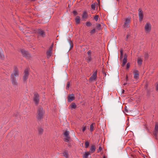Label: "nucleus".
<instances>
[{"label":"nucleus","mask_w":158,"mask_h":158,"mask_svg":"<svg viewBox=\"0 0 158 158\" xmlns=\"http://www.w3.org/2000/svg\"><path fill=\"white\" fill-rule=\"evenodd\" d=\"M127 57L126 56H125L124 57V58L123 60V63L122 64V66H124L127 63Z\"/></svg>","instance_id":"21"},{"label":"nucleus","mask_w":158,"mask_h":158,"mask_svg":"<svg viewBox=\"0 0 158 158\" xmlns=\"http://www.w3.org/2000/svg\"><path fill=\"white\" fill-rule=\"evenodd\" d=\"M101 25L99 24H98L96 26V28L98 30H100L101 29Z\"/></svg>","instance_id":"28"},{"label":"nucleus","mask_w":158,"mask_h":158,"mask_svg":"<svg viewBox=\"0 0 158 158\" xmlns=\"http://www.w3.org/2000/svg\"><path fill=\"white\" fill-rule=\"evenodd\" d=\"M97 70L95 71L93 73L92 76L90 78L89 80L90 81H96V79L97 78Z\"/></svg>","instance_id":"7"},{"label":"nucleus","mask_w":158,"mask_h":158,"mask_svg":"<svg viewBox=\"0 0 158 158\" xmlns=\"http://www.w3.org/2000/svg\"><path fill=\"white\" fill-rule=\"evenodd\" d=\"M154 134L155 136H157L158 134V123H156L155 125V130L154 132Z\"/></svg>","instance_id":"12"},{"label":"nucleus","mask_w":158,"mask_h":158,"mask_svg":"<svg viewBox=\"0 0 158 158\" xmlns=\"http://www.w3.org/2000/svg\"><path fill=\"white\" fill-rule=\"evenodd\" d=\"M130 64L129 63H128L127 64V69H128L130 67Z\"/></svg>","instance_id":"34"},{"label":"nucleus","mask_w":158,"mask_h":158,"mask_svg":"<svg viewBox=\"0 0 158 158\" xmlns=\"http://www.w3.org/2000/svg\"><path fill=\"white\" fill-rule=\"evenodd\" d=\"M34 101L36 105H38L39 102V96L38 94H35L34 95Z\"/></svg>","instance_id":"11"},{"label":"nucleus","mask_w":158,"mask_h":158,"mask_svg":"<svg viewBox=\"0 0 158 158\" xmlns=\"http://www.w3.org/2000/svg\"><path fill=\"white\" fill-rule=\"evenodd\" d=\"M75 20L76 24H78L80 22V17L79 16H77L75 19Z\"/></svg>","instance_id":"22"},{"label":"nucleus","mask_w":158,"mask_h":158,"mask_svg":"<svg viewBox=\"0 0 158 158\" xmlns=\"http://www.w3.org/2000/svg\"><path fill=\"white\" fill-rule=\"evenodd\" d=\"M86 127L85 126H83L82 127V131L83 132H84L86 129Z\"/></svg>","instance_id":"37"},{"label":"nucleus","mask_w":158,"mask_h":158,"mask_svg":"<svg viewBox=\"0 0 158 158\" xmlns=\"http://www.w3.org/2000/svg\"><path fill=\"white\" fill-rule=\"evenodd\" d=\"M44 113V111L43 110V108H39L37 111V117L38 120H40L43 118V115Z\"/></svg>","instance_id":"2"},{"label":"nucleus","mask_w":158,"mask_h":158,"mask_svg":"<svg viewBox=\"0 0 158 158\" xmlns=\"http://www.w3.org/2000/svg\"><path fill=\"white\" fill-rule=\"evenodd\" d=\"M90 33L91 34H93L95 33V29H94L93 30H91L90 31Z\"/></svg>","instance_id":"33"},{"label":"nucleus","mask_w":158,"mask_h":158,"mask_svg":"<svg viewBox=\"0 0 158 158\" xmlns=\"http://www.w3.org/2000/svg\"><path fill=\"white\" fill-rule=\"evenodd\" d=\"M73 13L75 15H77V11L75 10L73 11Z\"/></svg>","instance_id":"41"},{"label":"nucleus","mask_w":158,"mask_h":158,"mask_svg":"<svg viewBox=\"0 0 158 158\" xmlns=\"http://www.w3.org/2000/svg\"><path fill=\"white\" fill-rule=\"evenodd\" d=\"M53 45H52L50 47L49 49L47 52V56H50L52 55V50Z\"/></svg>","instance_id":"13"},{"label":"nucleus","mask_w":158,"mask_h":158,"mask_svg":"<svg viewBox=\"0 0 158 158\" xmlns=\"http://www.w3.org/2000/svg\"><path fill=\"white\" fill-rule=\"evenodd\" d=\"M103 158H106L105 156H104L103 157Z\"/></svg>","instance_id":"46"},{"label":"nucleus","mask_w":158,"mask_h":158,"mask_svg":"<svg viewBox=\"0 0 158 158\" xmlns=\"http://www.w3.org/2000/svg\"><path fill=\"white\" fill-rule=\"evenodd\" d=\"M151 29V26L149 23H147L144 27L145 31L146 33L150 32Z\"/></svg>","instance_id":"6"},{"label":"nucleus","mask_w":158,"mask_h":158,"mask_svg":"<svg viewBox=\"0 0 158 158\" xmlns=\"http://www.w3.org/2000/svg\"><path fill=\"white\" fill-rule=\"evenodd\" d=\"M86 25L88 27H90L91 25V23L89 22H87L86 23Z\"/></svg>","instance_id":"26"},{"label":"nucleus","mask_w":158,"mask_h":158,"mask_svg":"<svg viewBox=\"0 0 158 158\" xmlns=\"http://www.w3.org/2000/svg\"><path fill=\"white\" fill-rule=\"evenodd\" d=\"M96 148L95 146L94 145H92L91 146L90 149V153L91 154L93 153L94 152L95 150H96Z\"/></svg>","instance_id":"18"},{"label":"nucleus","mask_w":158,"mask_h":158,"mask_svg":"<svg viewBox=\"0 0 158 158\" xmlns=\"http://www.w3.org/2000/svg\"><path fill=\"white\" fill-rule=\"evenodd\" d=\"M91 7L92 8L93 10H95L96 7V5L95 4H92L91 6Z\"/></svg>","instance_id":"32"},{"label":"nucleus","mask_w":158,"mask_h":158,"mask_svg":"<svg viewBox=\"0 0 158 158\" xmlns=\"http://www.w3.org/2000/svg\"><path fill=\"white\" fill-rule=\"evenodd\" d=\"M131 37V36L130 34H128L127 35V39H128Z\"/></svg>","instance_id":"40"},{"label":"nucleus","mask_w":158,"mask_h":158,"mask_svg":"<svg viewBox=\"0 0 158 158\" xmlns=\"http://www.w3.org/2000/svg\"><path fill=\"white\" fill-rule=\"evenodd\" d=\"M99 19V16L98 15H95L94 17V19L96 21H97Z\"/></svg>","instance_id":"30"},{"label":"nucleus","mask_w":158,"mask_h":158,"mask_svg":"<svg viewBox=\"0 0 158 158\" xmlns=\"http://www.w3.org/2000/svg\"><path fill=\"white\" fill-rule=\"evenodd\" d=\"M102 150V148L101 147V146L99 147L98 148V152H101V151Z\"/></svg>","instance_id":"38"},{"label":"nucleus","mask_w":158,"mask_h":158,"mask_svg":"<svg viewBox=\"0 0 158 158\" xmlns=\"http://www.w3.org/2000/svg\"><path fill=\"white\" fill-rule=\"evenodd\" d=\"M38 131L39 133L41 134L42 133L43 131V130L41 128H39L38 129Z\"/></svg>","instance_id":"31"},{"label":"nucleus","mask_w":158,"mask_h":158,"mask_svg":"<svg viewBox=\"0 0 158 158\" xmlns=\"http://www.w3.org/2000/svg\"><path fill=\"white\" fill-rule=\"evenodd\" d=\"M86 61L88 63L90 62L92 59L91 56H88L85 58Z\"/></svg>","instance_id":"20"},{"label":"nucleus","mask_w":158,"mask_h":158,"mask_svg":"<svg viewBox=\"0 0 158 158\" xmlns=\"http://www.w3.org/2000/svg\"><path fill=\"white\" fill-rule=\"evenodd\" d=\"M143 59L140 57H138V58L137 63L140 66L142 64L143 62Z\"/></svg>","instance_id":"16"},{"label":"nucleus","mask_w":158,"mask_h":158,"mask_svg":"<svg viewBox=\"0 0 158 158\" xmlns=\"http://www.w3.org/2000/svg\"><path fill=\"white\" fill-rule=\"evenodd\" d=\"M64 135L65 137L64 139V141L68 142L70 139L69 131H65L64 133Z\"/></svg>","instance_id":"9"},{"label":"nucleus","mask_w":158,"mask_h":158,"mask_svg":"<svg viewBox=\"0 0 158 158\" xmlns=\"http://www.w3.org/2000/svg\"><path fill=\"white\" fill-rule=\"evenodd\" d=\"M63 156L66 158H68V154L67 152H64L63 153Z\"/></svg>","instance_id":"25"},{"label":"nucleus","mask_w":158,"mask_h":158,"mask_svg":"<svg viewBox=\"0 0 158 158\" xmlns=\"http://www.w3.org/2000/svg\"><path fill=\"white\" fill-rule=\"evenodd\" d=\"M69 85H70V83H69V82H68L67 83V86H66V88L67 89H68L69 88Z\"/></svg>","instance_id":"35"},{"label":"nucleus","mask_w":158,"mask_h":158,"mask_svg":"<svg viewBox=\"0 0 158 158\" xmlns=\"http://www.w3.org/2000/svg\"><path fill=\"white\" fill-rule=\"evenodd\" d=\"M90 152H85L84 153V154L83 156V158H88L89 156L91 155Z\"/></svg>","instance_id":"17"},{"label":"nucleus","mask_w":158,"mask_h":158,"mask_svg":"<svg viewBox=\"0 0 158 158\" xmlns=\"http://www.w3.org/2000/svg\"><path fill=\"white\" fill-rule=\"evenodd\" d=\"M126 84H127V83H124L123 84V85H126Z\"/></svg>","instance_id":"44"},{"label":"nucleus","mask_w":158,"mask_h":158,"mask_svg":"<svg viewBox=\"0 0 158 158\" xmlns=\"http://www.w3.org/2000/svg\"><path fill=\"white\" fill-rule=\"evenodd\" d=\"M89 145V142L87 141L85 143V147L86 148H88Z\"/></svg>","instance_id":"29"},{"label":"nucleus","mask_w":158,"mask_h":158,"mask_svg":"<svg viewBox=\"0 0 158 158\" xmlns=\"http://www.w3.org/2000/svg\"><path fill=\"white\" fill-rule=\"evenodd\" d=\"M28 69H26L24 71V75L23 77V80L24 81L27 80L28 77L29 72Z\"/></svg>","instance_id":"10"},{"label":"nucleus","mask_w":158,"mask_h":158,"mask_svg":"<svg viewBox=\"0 0 158 158\" xmlns=\"http://www.w3.org/2000/svg\"><path fill=\"white\" fill-rule=\"evenodd\" d=\"M138 11L139 21L140 22H142L143 21L144 17L143 13L141 8H139V9Z\"/></svg>","instance_id":"5"},{"label":"nucleus","mask_w":158,"mask_h":158,"mask_svg":"<svg viewBox=\"0 0 158 158\" xmlns=\"http://www.w3.org/2000/svg\"><path fill=\"white\" fill-rule=\"evenodd\" d=\"M0 59L2 60H3L4 59V56L0 52Z\"/></svg>","instance_id":"27"},{"label":"nucleus","mask_w":158,"mask_h":158,"mask_svg":"<svg viewBox=\"0 0 158 158\" xmlns=\"http://www.w3.org/2000/svg\"><path fill=\"white\" fill-rule=\"evenodd\" d=\"M19 72L17 67L16 66H14L13 71L11 75V81L14 86H17L18 83L16 80V77H19Z\"/></svg>","instance_id":"1"},{"label":"nucleus","mask_w":158,"mask_h":158,"mask_svg":"<svg viewBox=\"0 0 158 158\" xmlns=\"http://www.w3.org/2000/svg\"><path fill=\"white\" fill-rule=\"evenodd\" d=\"M23 56L26 57L27 58L29 59L30 57V55L29 53L24 50L22 49L20 51Z\"/></svg>","instance_id":"8"},{"label":"nucleus","mask_w":158,"mask_h":158,"mask_svg":"<svg viewBox=\"0 0 158 158\" xmlns=\"http://www.w3.org/2000/svg\"><path fill=\"white\" fill-rule=\"evenodd\" d=\"M91 51L90 50H89L87 52V54L88 56H91Z\"/></svg>","instance_id":"36"},{"label":"nucleus","mask_w":158,"mask_h":158,"mask_svg":"<svg viewBox=\"0 0 158 158\" xmlns=\"http://www.w3.org/2000/svg\"><path fill=\"white\" fill-rule=\"evenodd\" d=\"M156 91L158 92V84H157L156 86Z\"/></svg>","instance_id":"42"},{"label":"nucleus","mask_w":158,"mask_h":158,"mask_svg":"<svg viewBox=\"0 0 158 158\" xmlns=\"http://www.w3.org/2000/svg\"><path fill=\"white\" fill-rule=\"evenodd\" d=\"M31 1H35V0H31Z\"/></svg>","instance_id":"45"},{"label":"nucleus","mask_w":158,"mask_h":158,"mask_svg":"<svg viewBox=\"0 0 158 158\" xmlns=\"http://www.w3.org/2000/svg\"><path fill=\"white\" fill-rule=\"evenodd\" d=\"M95 125L94 123H92L90 126V130L91 131H92L94 129V125Z\"/></svg>","instance_id":"23"},{"label":"nucleus","mask_w":158,"mask_h":158,"mask_svg":"<svg viewBox=\"0 0 158 158\" xmlns=\"http://www.w3.org/2000/svg\"><path fill=\"white\" fill-rule=\"evenodd\" d=\"M36 33L38 34V37L44 38L46 36L45 32L41 29H38L36 31Z\"/></svg>","instance_id":"3"},{"label":"nucleus","mask_w":158,"mask_h":158,"mask_svg":"<svg viewBox=\"0 0 158 158\" xmlns=\"http://www.w3.org/2000/svg\"><path fill=\"white\" fill-rule=\"evenodd\" d=\"M88 16V15L86 11L84 12L82 15V18L83 19H87Z\"/></svg>","instance_id":"19"},{"label":"nucleus","mask_w":158,"mask_h":158,"mask_svg":"<svg viewBox=\"0 0 158 158\" xmlns=\"http://www.w3.org/2000/svg\"><path fill=\"white\" fill-rule=\"evenodd\" d=\"M70 106H71L72 108L75 109L76 108V106L75 103H73L70 105Z\"/></svg>","instance_id":"24"},{"label":"nucleus","mask_w":158,"mask_h":158,"mask_svg":"<svg viewBox=\"0 0 158 158\" xmlns=\"http://www.w3.org/2000/svg\"><path fill=\"white\" fill-rule=\"evenodd\" d=\"M68 98V102H71L74 99L75 97L74 94H72L69 95Z\"/></svg>","instance_id":"15"},{"label":"nucleus","mask_w":158,"mask_h":158,"mask_svg":"<svg viewBox=\"0 0 158 158\" xmlns=\"http://www.w3.org/2000/svg\"><path fill=\"white\" fill-rule=\"evenodd\" d=\"M148 58V54L147 53H145V58L147 59Z\"/></svg>","instance_id":"39"},{"label":"nucleus","mask_w":158,"mask_h":158,"mask_svg":"<svg viewBox=\"0 0 158 158\" xmlns=\"http://www.w3.org/2000/svg\"><path fill=\"white\" fill-rule=\"evenodd\" d=\"M126 79L127 81L128 80V77L127 76L126 77Z\"/></svg>","instance_id":"43"},{"label":"nucleus","mask_w":158,"mask_h":158,"mask_svg":"<svg viewBox=\"0 0 158 158\" xmlns=\"http://www.w3.org/2000/svg\"><path fill=\"white\" fill-rule=\"evenodd\" d=\"M139 72L137 70H135L134 71V78L135 79H137L139 77Z\"/></svg>","instance_id":"14"},{"label":"nucleus","mask_w":158,"mask_h":158,"mask_svg":"<svg viewBox=\"0 0 158 158\" xmlns=\"http://www.w3.org/2000/svg\"><path fill=\"white\" fill-rule=\"evenodd\" d=\"M131 21V18H126L125 19V21L123 27L124 28H128L130 27L129 24Z\"/></svg>","instance_id":"4"}]
</instances>
